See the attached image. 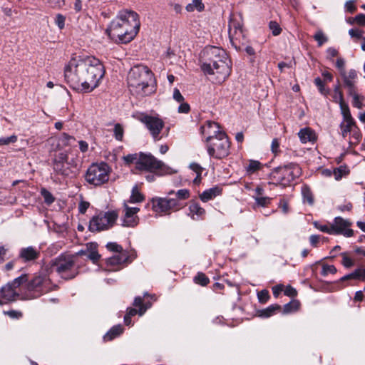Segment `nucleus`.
Instances as JSON below:
<instances>
[{"mask_svg": "<svg viewBox=\"0 0 365 365\" xmlns=\"http://www.w3.org/2000/svg\"><path fill=\"white\" fill-rule=\"evenodd\" d=\"M105 74L102 63L93 56L72 58L64 69L66 81L85 92L96 88Z\"/></svg>", "mask_w": 365, "mask_h": 365, "instance_id": "nucleus-1", "label": "nucleus"}, {"mask_svg": "<svg viewBox=\"0 0 365 365\" xmlns=\"http://www.w3.org/2000/svg\"><path fill=\"white\" fill-rule=\"evenodd\" d=\"M138 15L133 11L123 10L113 19L106 33L113 41L126 43L134 38L140 29Z\"/></svg>", "mask_w": 365, "mask_h": 365, "instance_id": "nucleus-2", "label": "nucleus"}, {"mask_svg": "<svg viewBox=\"0 0 365 365\" xmlns=\"http://www.w3.org/2000/svg\"><path fill=\"white\" fill-rule=\"evenodd\" d=\"M200 68L205 74L215 76L218 83L224 82L231 73L225 51L215 46H207L202 51Z\"/></svg>", "mask_w": 365, "mask_h": 365, "instance_id": "nucleus-3", "label": "nucleus"}, {"mask_svg": "<svg viewBox=\"0 0 365 365\" xmlns=\"http://www.w3.org/2000/svg\"><path fill=\"white\" fill-rule=\"evenodd\" d=\"M123 159L126 165L135 164L137 170L149 172L160 176L177 172L150 153L140 152L128 154L123 156Z\"/></svg>", "mask_w": 365, "mask_h": 365, "instance_id": "nucleus-4", "label": "nucleus"}, {"mask_svg": "<svg viewBox=\"0 0 365 365\" xmlns=\"http://www.w3.org/2000/svg\"><path fill=\"white\" fill-rule=\"evenodd\" d=\"M127 81L130 91L137 96H148L154 92L153 75L147 66H133L128 74Z\"/></svg>", "mask_w": 365, "mask_h": 365, "instance_id": "nucleus-5", "label": "nucleus"}, {"mask_svg": "<svg viewBox=\"0 0 365 365\" xmlns=\"http://www.w3.org/2000/svg\"><path fill=\"white\" fill-rule=\"evenodd\" d=\"M79 160L77 154L72 151H61L53 155L52 167L53 171L63 177L76 175L78 170Z\"/></svg>", "mask_w": 365, "mask_h": 365, "instance_id": "nucleus-6", "label": "nucleus"}, {"mask_svg": "<svg viewBox=\"0 0 365 365\" xmlns=\"http://www.w3.org/2000/svg\"><path fill=\"white\" fill-rule=\"evenodd\" d=\"M51 269L66 279L74 278L78 274L79 266L76 255L63 253L51 262Z\"/></svg>", "mask_w": 365, "mask_h": 365, "instance_id": "nucleus-7", "label": "nucleus"}, {"mask_svg": "<svg viewBox=\"0 0 365 365\" xmlns=\"http://www.w3.org/2000/svg\"><path fill=\"white\" fill-rule=\"evenodd\" d=\"M302 169L297 163H291L272 170L269 178L273 184H279L283 186L290 185L296 178L302 175Z\"/></svg>", "mask_w": 365, "mask_h": 365, "instance_id": "nucleus-8", "label": "nucleus"}, {"mask_svg": "<svg viewBox=\"0 0 365 365\" xmlns=\"http://www.w3.org/2000/svg\"><path fill=\"white\" fill-rule=\"evenodd\" d=\"M110 168L107 163H93L85 175L86 181L94 186H101L108 181Z\"/></svg>", "mask_w": 365, "mask_h": 365, "instance_id": "nucleus-9", "label": "nucleus"}, {"mask_svg": "<svg viewBox=\"0 0 365 365\" xmlns=\"http://www.w3.org/2000/svg\"><path fill=\"white\" fill-rule=\"evenodd\" d=\"M206 143L207 152L210 156L221 159L229 155L230 143L225 133H220L218 137Z\"/></svg>", "mask_w": 365, "mask_h": 365, "instance_id": "nucleus-10", "label": "nucleus"}, {"mask_svg": "<svg viewBox=\"0 0 365 365\" xmlns=\"http://www.w3.org/2000/svg\"><path fill=\"white\" fill-rule=\"evenodd\" d=\"M117 218L118 214L115 211L100 213L90 220L88 229L91 232L108 230L114 225Z\"/></svg>", "mask_w": 365, "mask_h": 365, "instance_id": "nucleus-11", "label": "nucleus"}, {"mask_svg": "<svg viewBox=\"0 0 365 365\" xmlns=\"http://www.w3.org/2000/svg\"><path fill=\"white\" fill-rule=\"evenodd\" d=\"M229 37L232 45L240 50L241 46L245 43V35L242 29V22L240 19L231 16L229 21Z\"/></svg>", "mask_w": 365, "mask_h": 365, "instance_id": "nucleus-12", "label": "nucleus"}, {"mask_svg": "<svg viewBox=\"0 0 365 365\" xmlns=\"http://www.w3.org/2000/svg\"><path fill=\"white\" fill-rule=\"evenodd\" d=\"M29 291L34 292L33 298H36L53 290L51 281L46 276H35L27 285Z\"/></svg>", "mask_w": 365, "mask_h": 365, "instance_id": "nucleus-13", "label": "nucleus"}, {"mask_svg": "<svg viewBox=\"0 0 365 365\" xmlns=\"http://www.w3.org/2000/svg\"><path fill=\"white\" fill-rule=\"evenodd\" d=\"M153 210L157 213H169L170 210H178L182 205L178 199L155 197L152 199Z\"/></svg>", "mask_w": 365, "mask_h": 365, "instance_id": "nucleus-14", "label": "nucleus"}, {"mask_svg": "<svg viewBox=\"0 0 365 365\" xmlns=\"http://www.w3.org/2000/svg\"><path fill=\"white\" fill-rule=\"evenodd\" d=\"M138 120L145 125L155 140L160 139L159 135L164 127V122L162 119L158 116L142 114L138 117Z\"/></svg>", "mask_w": 365, "mask_h": 365, "instance_id": "nucleus-15", "label": "nucleus"}, {"mask_svg": "<svg viewBox=\"0 0 365 365\" xmlns=\"http://www.w3.org/2000/svg\"><path fill=\"white\" fill-rule=\"evenodd\" d=\"M26 280V275H22L15 279L12 284H8L4 286L0 290V296L3 300V303L16 300L19 294L15 289Z\"/></svg>", "mask_w": 365, "mask_h": 365, "instance_id": "nucleus-16", "label": "nucleus"}, {"mask_svg": "<svg viewBox=\"0 0 365 365\" xmlns=\"http://www.w3.org/2000/svg\"><path fill=\"white\" fill-rule=\"evenodd\" d=\"M136 256L135 251L128 252L125 250L108 258L106 262L111 266L127 264L131 263L136 258Z\"/></svg>", "mask_w": 365, "mask_h": 365, "instance_id": "nucleus-17", "label": "nucleus"}, {"mask_svg": "<svg viewBox=\"0 0 365 365\" xmlns=\"http://www.w3.org/2000/svg\"><path fill=\"white\" fill-rule=\"evenodd\" d=\"M331 225L333 235H343L346 237H350L354 235L353 230L349 228L351 225V222L341 217H335Z\"/></svg>", "mask_w": 365, "mask_h": 365, "instance_id": "nucleus-18", "label": "nucleus"}, {"mask_svg": "<svg viewBox=\"0 0 365 365\" xmlns=\"http://www.w3.org/2000/svg\"><path fill=\"white\" fill-rule=\"evenodd\" d=\"M341 114L343 115V121L340 124L341 135L344 138L346 137L348 133H351L356 127V123L351 117L349 108L348 106H344Z\"/></svg>", "mask_w": 365, "mask_h": 365, "instance_id": "nucleus-19", "label": "nucleus"}, {"mask_svg": "<svg viewBox=\"0 0 365 365\" xmlns=\"http://www.w3.org/2000/svg\"><path fill=\"white\" fill-rule=\"evenodd\" d=\"M200 133L206 136V143L218 137L220 133H225L220 129V126L217 123L210 120L201 126Z\"/></svg>", "mask_w": 365, "mask_h": 365, "instance_id": "nucleus-20", "label": "nucleus"}, {"mask_svg": "<svg viewBox=\"0 0 365 365\" xmlns=\"http://www.w3.org/2000/svg\"><path fill=\"white\" fill-rule=\"evenodd\" d=\"M125 215L123 225L126 227H135L138 224L139 219L136 214L139 212L138 207H130L124 204Z\"/></svg>", "mask_w": 365, "mask_h": 365, "instance_id": "nucleus-21", "label": "nucleus"}, {"mask_svg": "<svg viewBox=\"0 0 365 365\" xmlns=\"http://www.w3.org/2000/svg\"><path fill=\"white\" fill-rule=\"evenodd\" d=\"M39 257V250L32 246L21 248L19 253V258L24 262L35 261Z\"/></svg>", "mask_w": 365, "mask_h": 365, "instance_id": "nucleus-22", "label": "nucleus"}, {"mask_svg": "<svg viewBox=\"0 0 365 365\" xmlns=\"http://www.w3.org/2000/svg\"><path fill=\"white\" fill-rule=\"evenodd\" d=\"M342 78L344 86L347 88L349 94H353L355 90V83L357 78L356 71L351 69L348 72L345 71L340 74Z\"/></svg>", "mask_w": 365, "mask_h": 365, "instance_id": "nucleus-23", "label": "nucleus"}, {"mask_svg": "<svg viewBox=\"0 0 365 365\" xmlns=\"http://www.w3.org/2000/svg\"><path fill=\"white\" fill-rule=\"evenodd\" d=\"M205 210L202 208L200 204L195 201H191L189 205L188 215L194 220H198L201 217L205 215Z\"/></svg>", "mask_w": 365, "mask_h": 365, "instance_id": "nucleus-24", "label": "nucleus"}, {"mask_svg": "<svg viewBox=\"0 0 365 365\" xmlns=\"http://www.w3.org/2000/svg\"><path fill=\"white\" fill-rule=\"evenodd\" d=\"M299 138L302 143L307 142L314 143L317 140V136L313 130L310 128H304L299 130L298 133Z\"/></svg>", "mask_w": 365, "mask_h": 365, "instance_id": "nucleus-25", "label": "nucleus"}, {"mask_svg": "<svg viewBox=\"0 0 365 365\" xmlns=\"http://www.w3.org/2000/svg\"><path fill=\"white\" fill-rule=\"evenodd\" d=\"M222 189L218 186H215L205 190L202 194L200 195V198L202 202H206L220 195Z\"/></svg>", "mask_w": 365, "mask_h": 365, "instance_id": "nucleus-26", "label": "nucleus"}, {"mask_svg": "<svg viewBox=\"0 0 365 365\" xmlns=\"http://www.w3.org/2000/svg\"><path fill=\"white\" fill-rule=\"evenodd\" d=\"M123 331V328L121 325L114 326L105 334L103 336L104 341H111L120 335Z\"/></svg>", "mask_w": 365, "mask_h": 365, "instance_id": "nucleus-27", "label": "nucleus"}, {"mask_svg": "<svg viewBox=\"0 0 365 365\" xmlns=\"http://www.w3.org/2000/svg\"><path fill=\"white\" fill-rule=\"evenodd\" d=\"M281 309V307L278 304H272L267 307L266 309L259 310L258 315L261 317H269L274 315L277 311H279Z\"/></svg>", "mask_w": 365, "mask_h": 365, "instance_id": "nucleus-28", "label": "nucleus"}, {"mask_svg": "<svg viewBox=\"0 0 365 365\" xmlns=\"http://www.w3.org/2000/svg\"><path fill=\"white\" fill-rule=\"evenodd\" d=\"M87 247L90 249L87 257L93 263H96L101 257V255L97 251V244L90 242L87 244Z\"/></svg>", "mask_w": 365, "mask_h": 365, "instance_id": "nucleus-29", "label": "nucleus"}, {"mask_svg": "<svg viewBox=\"0 0 365 365\" xmlns=\"http://www.w3.org/2000/svg\"><path fill=\"white\" fill-rule=\"evenodd\" d=\"M185 9L187 12H193L195 10L202 12L205 9V5L202 0H192L186 6Z\"/></svg>", "mask_w": 365, "mask_h": 365, "instance_id": "nucleus-30", "label": "nucleus"}, {"mask_svg": "<svg viewBox=\"0 0 365 365\" xmlns=\"http://www.w3.org/2000/svg\"><path fill=\"white\" fill-rule=\"evenodd\" d=\"M333 98L334 102L339 104L341 110H342L344 106H348L344 101L343 94L340 90V86L339 84L334 86Z\"/></svg>", "mask_w": 365, "mask_h": 365, "instance_id": "nucleus-31", "label": "nucleus"}, {"mask_svg": "<svg viewBox=\"0 0 365 365\" xmlns=\"http://www.w3.org/2000/svg\"><path fill=\"white\" fill-rule=\"evenodd\" d=\"M302 194L303 196L304 201L307 202L309 205H313L314 196L310 188L308 186L304 185L302 187Z\"/></svg>", "mask_w": 365, "mask_h": 365, "instance_id": "nucleus-32", "label": "nucleus"}, {"mask_svg": "<svg viewBox=\"0 0 365 365\" xmlns=\"http://www.w3.org/2000/svg\"><path fill=\"white\" fill-rule=\"evenodd\" d=\"M133 305L138 307V314L142 316L147 310L148 307L143 304V299L140 297H136L134 299Z\"/></svg>", "mask_w": 365, "mask_h": 365, "instance_id": "nucleus-33", "label": "nucleus"}, {"mask_svg": "<svg viewBox=\"0 0 365 365\" xmlns=\"http://www.w3.org/2000/svg\"><path fill=\"white\" fill-rule=\"evenodd\" d=\"M261 168L262 165L259 161L251 160L249 161V163L246 167V170L249 174H252L260 170Z\"/></svg>", "mask_w": 365, "mask_h": 365, "instance_id": "nucleus-34", "label": "nucleus"}, {"mask_svg": "<svg viewBox=\"0 0 365 365\" xmlns=\"http://www.w3.org/2000/svg\"><path fill=\"white\" fill-rule=\"evenodd\" d=\"M144 200L143 195L138 190L137 187H134L132 190V195L130 197V202L135 203L142 202Z\"/></svg>", "mask_w": 365, "mask_h": 365, "instance_id": "nucleus-35", "label": "nucleus"}, {"mask_svg": "<svg viewBox=\"0 0 365 365\" xmlns=\"http://www.w3.org/2000/svg\"><path fill=\"white\" fill-rule=\"evenodd\" d=\"M194 282L202 286H206L210 282V279L205 274L200 272L194 277Z\"/></svg>", "mask_w": 365, "mask_h": 365, "instance_id": "nucleus-36", "label": "nucleus"}, {"mask_svg": "<svg viewBox=\"0 0 365 365\" xmlns=\"http://www.w3.org/2000/svg\"><path fill=\"white\" fill-rule=\"evenodd\" d=\"M41 195L43 196V199H44V202L47 204V205H51L52 204L54 200H55V198L53 196V195L48 191L47 190L46 188H42L41 190Z\"/></svg>", "mask_w": 365, "mask_h": 365, "instance_id": "nucleus-37", "label": "nucleus"}, {"mask_svg": "<svg viewBox=\"0 0 365 365\" xmlns=\"http://www.w3.org/2000/svg\"><path fill=\"white\" fill-rule=\"evenodd\" d=\"M299 307V303L298 301L294 300L289 303L286 304L284 306V313H289L292 311H296L298 309Z\"/></svg>", "mask_w": 365, "mask_h": 365, "instance_id": "nucleus-38", "label": "nucleus"}, {"mask_svg": "<svg viewBox=\"0 0 365 365\" xmlns=\"http://www.w3.org/2000/svg\"><path fill=\"white\" fill-rule=\"evenodd\" d=\"M314 38L317 41L319 46H322L325 42L328 41L327 37L321 30L316 32L314 36Z\"/></svg>", "mask_w": 365, "mask_h": 365, "instance_id": "nucleus-39", "label": "nucleus"}, {"mask_svg": "<svg viewBox=\"0 0 365 365\" xmlns=\"http://www.w3.org/2000/svg\"><path fill=\"white\" fill-rule=\"evenodd\" d=\"M314 225L317 230L323 232L333 235V228L331 225V226H328L327 225H321L318 222H314Z\"/></svg>", "mask_w": 365, "mask_h": 365, "instance_id": "nucleus-40", "label": "nucleus"}, {"mask_svg": "<svg viewBox=\"0 0 365 365\" xmlns=\"http://www.w3.org/2000/svg\"><path fill=\"white\" fill-rule=\"evenodd\" d=\"M314 83L322 95L327 96L329 94V90L325 88L324 83L320 78H315Z\"/></svg>", "mask_w": 365, "mask_h": 365, "instance_id": "nucleus-41", "label": "nucleus"}, {"mask_svg": "<svg viewBox=\"0 0 365 365\" xmlns=\"http://www.w3.org/2000/svg\"><path fill=\"white\" fill-rule=\"evenodd\" d=\"M113 131L116 140L121 141L123 140L124 133L123 128L121 126V125L119 123L115 124L114 126Z\"/></svg>", "mask_w": 365, "mask_h": 365, "instance_id": "nucleus-42", "label": "nucleus"}, {"mask_svg": "<svg viewBox=\"0 0 365 365\" xmlns=\"http://www.w3.org/2000/svg\"><path fill=\"white\" fill-rule=\"evenodd\" d=\"M44 2L48 5V6L53 9H60L64 4L65 0H43Z\"/></svg>", "mask_w": 365, "mask_h": 365, "instance_id": "nucleus-43", "label": "nucleus"}, {"mask_svg": "<svg viewBox=\"0 0 365 365\" xmlns=\"http://www.w3.org/2000/svg\"><path fill=\"white\" fill-rule=\"evenodd\" d=\"M269 28L272 31V33L274 36L279 35L282 31V29L280 28L279 24L274 21H271L269 22Z\"/></svg>", "mask_w": 365, "mask_h": 365, "instance_id": "nucleus-44", "label": "nucleus"}, {"mask_svg": "<svg viewBox=\"0 0 365 365\" xmlns=\"http://www.w3.org/2000/svg\"><path fill=\"white\" fill-rule=\"evenodd\" d=\"M257 297L260 303L264 304L269 299V292L263 289L257 293Z\"/></svg>", "mask_w": 365, "mask_h": 365, "instance_id": "nucleus-45", "label": "nucleus"}, {"mask_svg": "<svg viewBox=\"0 0 365 365\" xmlns=\"http://www.w3.org/2000/svg\"><path fill=\"white\" fill-rule=\"evenodd\" d=\"M106 247L110 251L115 252V254L124 251L123 247L116 242H109L107 244Z\"/></svg>", "mask_w": 365, "mask_h": 365, "instance_id": "nucleus-46", "label": "nucleus"}, {"mask_svg": "<svg viewBox=\"0 0 365 365\" xmlns=\"http://www.w3.org/2000/svg\"><path fill=\"white\" fill-rule=\"evenodd\" d=\"M65 21H66V17L61 14H58L55 18V23L58 27L59 29H63L65 27Z\"/></svg>", "mask_w": 365, "mask_h": 365, "instance_id": "nucleus-47", "label": "nucleus"}, {"mask_svg": "<svg viewBox=\"0 0 365 365\" xmlns=\"http://www.w3.org/2000/svg\"><path fill=\"white\" fill-rule=\"evenodd\" d=\"M346 173V167L340 166L338 168H336L334 170V175L336 180H339L342 178V176L345 175Z\"/></svg>", "mask_w": 365, "mask_h": 365, "instance_id": "nucleus-48", "label": "nucleus"}, {"mask_svg": "<svg viewBox=\"0 0 365 365\" xmlns=\"http://www.w3.org/2000/svg\"><path fill=\"white\" fill-rule=\"evenodd\" d=\"M341 255L342 257L341 264L345 267H351L354 265L353 260L347 255L346 252L341 253Z\"/></svg>", "mask_w": 365, "mask_h": 365, "instance_id": "nucleus-49", "label": "nucleus"}, {"mask_svg": "<svg viewBox=\"0 0 365 365\" xmlns=\"http://www.w3.org/2000/svg\"><path fill=\"white\" fill-rule=\"evenodd\" d=\"M176 195L178 200H187L190 197V190L187 189H181L176 192Z\"/></svg>", "mask_w": 365, "mask_h": 365, "instance_id": "nucleus-50", "label": "nucleus"}, {"mask_svg": "<svg viewBox=\"0 0 365 365\" xmlns=\"http://www.w3.org/2000/svg\"><path fill=\"white\" fill-rule=\"evenodd\" d=\"M349 34L351 38L360 39L363 36L364 31L359 29H351L349 31Z\"/></svg>", "mask_w": 365, "mask_h": 365, "instance_id": "nucleus-51", "label": "nucleus"}, {"mask_svg": "<svg viewBox=\"0 0 365 365\" xmlns=\"http://www.w3.org/2000/svg\"><path fill=\"white\" fill-rule=\"evenodd\" d=\"M255 200L257 205L265 207L270 203L271 199L268 197H256Z\"/></svg>", "mask_w": 365, "mask_h": 365, "instance_id": "nucleus-52", "label": "nucleus"}, {"mask_svg": "<svg viewBox=\"0 0 365 365\" xmlns=\"http://www.w3.org/2000/svg\"><path fill=\"white\" fill-rule=\"evenodd\" d=\"M353 96V106L357 108H362V102L360 100V96L356 93V90H354L353 94H350Z\"/></svg>", "mask_w": 365, "mask_h": 365, "instance_id": "nucleus-53", "label": "nucleus"}, {"mask_svg": "<svg viewBox=\"0 0 365 365\" xmlns=\"http://www.w3.org/2000/svg\"><path fill=\"white\" fill-rule=\"evenodd\" d=\"M336 66L338 68L340 74H341L346 71L345 61L342 58H337L336 62Z\"/></svg>", "mask_w": 365, "mask_h": 365, "instance_id": "nucleus-54", "label": "nucleus"}, {"mask_svg": "<svg viewBox=\"0 0 365 365\" xmlns=\"http://www.w3.org/2000/svg\"><path fill=\"white\" fill-rule=\"evenodd\" d=\"M351 133H352L351 138L354 140V143H359L361 138V134L356 125Z\"/></svg>", "mask_w": 365, "mask_h": 365, "instance_id": "nucleus-55", "label": "nucleus"}, {"mask_svg": "<svg viewBox=\"0 0 365 365\" xmlns=\"http://www.w3.org/2000/svg\"><path fill=\"white\" fill-rule=\"evenodd\" d=\"M173 97V99L178 103H182L184 101V97L181 94L179 89L177 88H174Z\"/></svg>", "mask_w": 365, "mask_h": 365, "instance_id": "nucleus-56", "label": "nucleus"}, {"mask_svg": "<svg viewBox=\"0 0 365 365\" xmlns=\"http://www.w3.org/2000/svg\"><path fill=\"white\" fill-rule=\"evenodd\" d=\"M17 140L16 135H11L10 137L4 138L0 139V145H8L11 143H15Z\"/></svg>", "mask_w": 365, "mask_h": 365, "instance_id": "nucleus-57", "label": "nucleus"}, {"mask_svg": "<svg viewBox=\"0 0 365 365\" xmlns=\"http://www.w3.org/2000/svg\"><path fill=\"white\" fill-rule=\"evenodd\" d=\"M5 314L12 319H19L23 316L21 312L16 310H10L6 312Z\"/></svg>", "mask_w": 365, "mask_h": 365, "instance_id": "nucleus-58", "label": "nucleus"}, {"mask_svg": "<svg viewBox=\"0 0 365 365\" xmlns=\"http://www.w3.org/2000/svg\"><path fill=\"white\" fill-rule=\"evenodd\" d=\"M284 294L289 297H294L297 296V290L292 287V286H287L284 289Z\"/></svg>", "mask_w": 365, "mask_h": 365, "instance_id": "nucleus-59", "label": "nucleus"}, {"mask_svg": "<svg viewBox=\"0 0 365 365\" xmlns=\"http://www.w3.org/2000/svg\"><path fill=\"white\" fill-rule=\"evenodd\" d=\"M90 206V203L86 201H81L78 205V210L81 214H84Z\"/></svg>", "mask_w": 365, "mask_h": 365, "instance_id": "nucleus-60", "label": "nucleus"}, {"mask_svg": "<svg viewBox=\"0 0 365 365\" xmlns=\"http://www.w3.org/2000/svg\"><path fill=\"white\" fill-rule=\"evenodd\" d=\"M70 140H74V138H73L72 136H71V135H68V134H66V133H63L61 135V138H60V139H59V140H60V141H61V142L64 145H69V141H70Z\"/></svg>", "mask_w": 365, "mask_h": 365, "instance_id": "nucleus-61", "label": "nucleus"}, {"mask_svg": "<svg viewBox=\"0 0 365 365\" xmlns=\"http://www.w3.org/2000/svg\"><path fill=\"white\" fill-rule=\"evenodd\" d=\"M355 279L365 280V269H357L354 271Z\"/></svg>", "mask_w": 365, "mask_h": 365, "instance_id": "nucleus-62", "label": "nucleus"}, {"mask_svg": "<svg viewBox=\"0 0 365 365\" xmlns=\"http://www.w3.org/2000/svg\"><path fill=\"white\" fill-rule=\"evenodd\" d=\"M353 21L360 26L365 25V14H358L354 19H353Z\"/></svg>", "mask_w": 365, "mask_h": 365, "instance_id": "nucleus-63", "label": "nucleus"}, {"mask_svg": "<svg viewBox=\"0 0 365 365\" xmlns=\"http://www.w3.org/2000/svg\"><path fill=\"white\" fill-rule=\"evenodd\" d=\"M190 110V107L188 103L182 102L178 107V112L180 113H187Z\"/></svg>", "mask_w": 365, "mask_h": 365, "instance_id": "nucleus-64", "label": "nucleus"}]
</instances>
